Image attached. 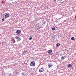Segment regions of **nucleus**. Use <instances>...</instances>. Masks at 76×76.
I'll use <instances>...</instances> for the list:
<instances>
[{"mask_svg":"<svg viewBox=\"0 0 76 76\" xmlns=\"http://www.w3.org/2000/svg\"><path fill=\"white\" fill-rule=\"evenodd\" d=\"M32 39V37L31 36L30 37L29 39V40H31Z\"/></svg>","mask_w":76,"mask_h":76,"instance_id":"nucleus-12","label":"nucleus"},{"mask_svg":"<svg viewBox=\"0 0 76 76\" xmlns=\"http://www.w3.org/2000/svg\"><path fill=\"white\" fill-rule=\"evenodd\" d=\"M1 3L2 4V3H3V2H1Z\"/></svg>","mask_w":76,"mask_h":76,"instance_id":"nucleus-18","label":"nucleus"},{"mask_svg":"<svg viewBox=\"0 0 76 76\" xmlns=\"http://www.w3.org/2000/svg\"><path fill=\"white\" fill-rule=\"evenodd\" d=\"M15 40H14V41L12 42L13 43H15Z\"/></svg>","mask_w":76,"mask_h":76,"instance_id":"nucleus-17","label":"nucleus"},{"mask_svg":"<svg viewBox=\"0 0 76 76\" xmlns=\"http://www.w3.org/2000/svg\"><path fill=\"white\" fill-rule=\"evenodd\" d=\"M65 56H62L61 57V60H64L65 59Z\"/></svg>","mask_w":76,"mask_h":76,"instance_id":"nucleus-9","label":"nucleus"},{"mask_svg":"<svg viewBox=\"0 0 76 76\" xmlns=\"http://www.w3.org/2000/svg\"><path fill=\"white\" fill-rule=\"evenodd\" d=\"M15 38H16V39H17L18 41H20L21 40V39L19 36H16L15 37Z\"/></svg>","mask_w":76,"mask_h":76,"instance_id":"nucleus-2","label":"nucleus"},{"mask_svg":"<svg viewBox=\"0 0 76 76\" xmlns=\"http://www.w3.org/2000/svg\"><path fill=\"white\" fill-rule=\"evenodd\" d=\"M31 66H35V62L32 61L30 63Z\"/></svg>","mask_w":76,"mask_h":76,"instance_id":"nucleus-1","label":"nucleus"},{"mask_svg":"<svg viewBox=\"0 0 76 76\" xmlns=\"http://www.w3.org/2000/svg\"><path fill=\"white\" fill-rule=\"evenodd\" d=\"M22 75L23 76H25V72H23L22 73Z\"/></svg>","mask_w":76,"mask_h":76,"instance_id":"nucleus-14","label":"nucleus"},{"mask_svg":"<svg viewBox=\"0 0 76 76\" xmlns=\"http://www.w3.org/2000/svg\"><path fill=\"white\" fill-rule=\"evenodd\" d=\"M68 67H72V65L71 64H69L68 65Z\"/></svg>","mask_w":76,"mask_h":76,"instance_id":"nucleus-8","label":"nucleus"},{"mask_svg":"<svg viewBox=\"0 0 76 76\" xmlns=\"http://www.w3.org/2000/svg\"><path fill=\"white\" fill-rule=\"evenodd\" d=\"M44 71V69L42 68H40L39 70V72H43Z\"/></svg>","mask_w":76,"mask_h":76,"instance_id":"nucleus-3","label":"nucleus"},{"mask_svg":"<svg viewBox=\"0 0 76 76\" xmlns=\"http://www.w3.org/2000/svg\"><path fill=\"white\" fill-rule=\"evenodd\" d=\"M10 0L11 1H13V0Z\"/></svg>","mask_w":76,"mask_h":76,"instance_id":"nucleus-19","label":"nucleus"},{"mask_svg":"<svg viewBox=\"0 0 76 76\" xmlns=\"http://www.w3.org/2000/svg\"><path fill=\"white\" fill-rule=\"evenodd\" d=\"M9 16H10L9 14H6L5 15V17L6 18H7L9 17Z\"/></svg>","mask_w":76,"mask_h":76,"instance_id":"nucleus-4","label":"nucleus"},{"mask_svg":"<svg viewBox=\"0 0 76 76\" xmlns=\"http://www.w3.org/2000/svg\"><path fill=\"white\" fill-rule=\"evenodd\" d=\"M60 0V1H63V0Z\"/></svg>","mask_w":76,"mask_h":76,"instance_id":"nucleus-20","label":"nucleus"},{"mask_svg":"<svg viewBox=\"0 0 76 76\" xmlns=\"http://www.w3.org/2000/svg\"><path fill=\"white\" fill-rule=\"evenodd\" d=\"M52 53V50H50L48 51V53L50 54V53Z\"/></svg>","mask_w":76,"mask_h":76,"instance_id":"nucleus-7","label":"nucleus"},{"mask_svg":"<svg viewBox=\"0 0 76 76\" xmlns=\"http://www.w3.org/2000/svg\"><path fill=\"white\" fill-rule=\"evenodd\" d=\"M15 3H16V2H15Z\"/></svg>","mask_w":76,"mask_h":76,"instance_id":"nucleus-21","label":"nucleus"},{"mask_svg":"<svg viewBox=\"0 0 76 76\" xmlns=\"http://www.w3.org/2000/svg\"><path fill=\"white\" fill-rule=\"evenodd\" d=\"M56 47H59L60 46V44L59 43H57L56 44Z\"/></svg>","mask_w":76,"mask_h":76,"instance_id":"nucleus-11","label":"nucleus"},{"mask_svg":"<svg viewBox=\"0 0 76 76\" xmlns=\"http://www.w3.org/2000/svg\"><path fill=\"white\" fill-rule=\"evenodd\" d=\"M21 31L20 30H18L16 31V33L17 34H20V32Z\"/></svg>","mask_w":76,"mask_h":76,"instance_id":"nucleus-5","label":"nucleus"},{"mask_svg":"<svg viewBox=\"0 0 76 76\" xmlns=\"http://www.w3.org/2000/svg\"><path fill=\"white\" fill-rule=\"evenodd\" d=\"M2 22H3V21H4V18H3V19H2Z\"/></svg>","mask_w":76,"mask_h":76,"instance_id":"nucleus-16","label":"nucleus"},{"mask_svg":"<svg viewBox=\"0 0 76 76\" xmlns=\"http://www.w3.org/2000/svg\"><path fill=\"white\" fill-rule=\"evenodd\" d=\"M27 50H26L25 51H24L23 53H24V54L25 53H26L27 52Z\"/></svg>","mask_w":76,"mask_h":76,"instance_id":"nucleus-15","label":"nucleus"},{"mask_svg":"<svg viewBox=\"0 0 76 76\" xmlns=\"http://www.w3.org/2000/svg\"><path fill=\"white\" fill-rule=\"evenodd\" d=\"M71 39H72V40H73V41H75V38L74 37H72L71 38Z\"/></svg>","mask_w":76,"mask_h":76,"instance_id":"nucleus-10","label":"nucleus"},{"mask_svg":"<svg viewBox=\"0 0 76 76\" xmlns=\"http://www.w3.org/2000/svg\"><path fill=\"white\" fill-rule=\"evenodd\" d=\"M48 64V68H50V67H52V66H53V65L51 63L49 64Z\"/></svg>","mask_w":76,"mask_h":76,"instance_id":"nucleus-6","label":"nucleus"},{"mask_svg":"<svg viewBox=\"0 0 76 76\" xmlns=\"http://www.w3.org/2000/svg\"><path fill=\"white\" fill-rule=\"evenodd\" d=\"M52 31H54L55 30H56V28H52Z\"/></svg>","mask_w":76,"mask_h":76,"instance_id":"nucleus-13","label":"nucleus"}]
</instances>
